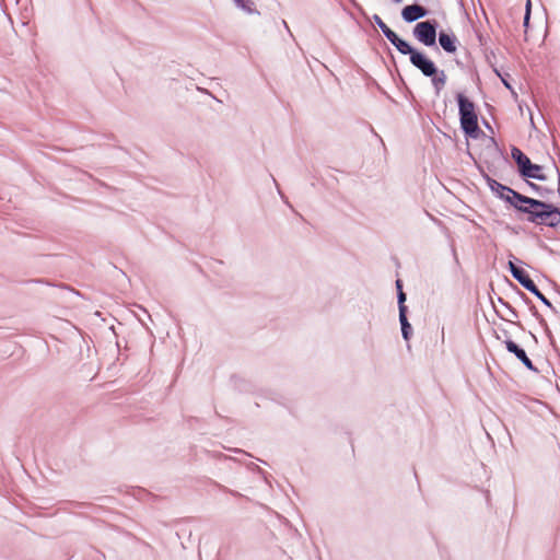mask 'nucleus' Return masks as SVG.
Here are the masks:
<instances>
[{"label": "nucleus", "mask_w": 560, "mask_h": 560, "mask_svg": "<svg viewBox=\"0 0 560 560\" xmlns=\"http://www.w3.org/2000/svg\"><path fill=\"white\" fill-rule=\"evenodd\" d=\"M527 221L538 225L555 228L560 223V209L551 203L535 199L532 206L521 209Z\"/></svg>", "instance_id": "1"}, {"label": "nucleus", "mask_w": 560, "mask_h": 560, "mask_svg": "<svg viewBox=\"0 0 560 560\" xmlns=\"http://www.w3.org/2000/svg\"><path fill=\"white\" fill-rule=\"evenodd\" d=\"M456 100L458 103L462 130L466 136L477 138L480 129L478 126V115L475 109V104L462 93L456 95Z\"/></svg>", "instance_id": "2"}, {"label": "nucleus", "mask_w": 560, "mask_h": 560, "mask_svg": "<svg viewBox=\"0 0 560 560\" xmlns=\"http://www.w3.org/2000/svg\"><path fill=\"white\" fill-rule=\"evenodd\" d=\"M413 36L423 45L431 47L436 44V22L423 21L413 27Z\"/></svg>", "instance_id": "3"}, {"label": "nucleus", "mask_w": 560, "mask_h": 560, "mask_svg": "<svg viewBox=\"0 0 560 560\" xmlns=\"http://www.w3.org/2000/svg\"><path fill=\"white\" fill-rule=\"evenodd\" d=\"M410 63L427 78L436 73L435 63L419 50L411 55Z\"/></svg>", "instance_id": "4"}, {"label": "nucleus", "mask_w": 560, "mask_h": 560, "mask_svg": "<svg viewBox=\"0 0 560 560\" xmlns=\"http://www.w3.org/2000/svg\"><path fill=\"white\" fill-rule=\"evenodd\" d=\"M505 348L509 352L513 353L528 370L537 372L532 360L527 357L525 350L516 345L513 340L506 339L504 341Z\"/></svg>", "instance_id": "5"}, {"label": "nucleus", "mask_w": 560, "mask_h": 560, "mask_svg": "<svg viewBox=\"0 0 560 560\" xmlns=\"http://www.w3.org/2000/svg\"><path fill=\"white\" fill-rule=\"evenodd\" d=\"M534 200H535L534 198L524 196L512 188H511V192H509V195H506V198H505V201L508 203H510L512 207H514L520 212H521V209L532 206V202H534Z\"/></svg>", "instance_id": "6"}, {"label": "nucleus", "mask_w": 560, "mask_h": 560, "mask_svg": "<svg viewBox=\"0 0 560 560\" xmlns=\"http://www.w3.org/2000/svg\"><path fill=\"white\" fill-rule=\"evenodd\" d=\"M428 14V10L420 4H410L402 9L401 16L407 23L415 22Z\"/></svg>", "instance_id": "7"}, {"label": "nucleus", "mask_w": 560, "mask_h": 560, "mask_svg": "<svg viewBox=\"0 0 560 560\" xmlns=\"http://www.w3.org/2000/svg\"><path fill=\"white\" fill-rule=\"evenodd\" d=\"M387 39L390 42L393 46L396 47V49L400 54L409 55V58H411V55L417 51V49L410 46V44L407 43L406 40L401 39L395 32H393V34L389 37H387Z\"/></svg>", "instance_id": "8"}, {"label": "nucleus", "mask_w": 560, "mask_h": 560, "mask_svg": "<svg viewBox=\"0 0 560 560\" xmlns=\"http://www.w3.org/2000/svg\"><path fill=\"white\" fill-rule=\"evenodd\" d=\"M456 42L455 35L447 34L443 31L439 33V44L446 52L454 54L457 50Z\"/></svg>", "instance_id": "9"}, {"label": "nucleus", "mask_w": 560, "mask_h": 560, "mask_svg": "<svg viewBox=\"0 0 560 560\" xmlns=\"http://www.w3.org/2000/svg\"><path fill=\"white\" fill-rule=\"evenodd\" d=\"M487 183L491 191L494 192L500 199L505 201L506 195L511 192V188L491 177H487Z\"/></svg>", "instance_id": "10"}, {"label": "nucleus", "mask_w": 560, "mask_h": 560, "mask_svg": "<svg viewBox=\"0 0 560 560\" xmlns=\"http://www.w3.org/2000/svg\"><path fill=\"white\" fill-rule=\"evenodd\" d=\"M430 78L435 94L440 95L441 91L444 89L447 81V75L445 71L436 69V73Z\"/></svg>", "instance_id": "11"}, {"label": "nucleus", "mask_w": 560, "mask_h": 560, "mask_svg": "<svg viewBox=\"0 0 560 560\" xmlns=\"http://www.w3.org/2000/svg\"><path fill=\"white\" fill-rule=\"evenodd\" d=\"M399 322H400V326H401L402 338L406 341H408L410 339L412 329H411V325L409 324V322L407 319V313L399 314Z\"/></svg>", "instance_id": "12"}, {"label": "nucleus", "mask_w": 560, "mask_h": 560, "mask_svg": "<svg viewBox=\"0 0 560 560\" xmlns=\"http://www.w3.org/2000/svg\"><path fill=\"white\" fill-rule=\"evenodd\" d=\"M233 2L237 8L242 9L248 14H259V12L255 9L254 2L250 0H233Z\"/></svg>", "instance_id": "13"}, {"label": "nucleus", "mask_w": 560, "mask_h": 560, "mask_svg": "<svg viewBox=\"0 0 560 560\" xmlns=\"http://www.w3.org/2000/svg\"><path fill=\"white\" fill-rule=\"evenodd\" d=\"M529 173H532V174L525 175L524 178H533V179H537V180H546L547 179L546 175L542 173V166H540L538 164L533 163L530 166Z\"/></svg>", "instance_id": "14"}, {"label": "nucleus", "mask_w": 560, "mask_h": 560, "mask_svg": "<svg viewBox=\"0 0 560 560\" xmlns=\"http://www.w3.org/2000/svg\"><path fill=\"white\" fill-rule=\"evenodd\" d=\"M373 21L374 23L376 24V26L382 31V33L384 34V36L387 38L389 37L392 34H393V30H390L385 23L384 21L381 19L380 15L377 14H374L373 15Z\"/></svg>", "instance_id": "15"}, {"label": "nucleus", "mask_w": 560, "mask_h": 560, "mask_svg": "<svg viewBox=\"0 0 560 560\" xmlns=\"http://www.w3.org/2000/svg\"><path fill=\"white\" fill-rule=\"evenodd\" d=\"M532 164L533 163L530 162L528 156H526L521 162H518V164H516L517 168H518V173L522 177H524L525 175L532 174V173H529Z\"/></svg>", "instance_id": "16"}, {"label": "nucleus", "mask_w": 560, "mask_h": 560, "mask_svg": "<svg viewBox=\"0 0 560 560\" xmlns=\"http://www.w3.org/2000/svg\"><path fill=\"white\" fill-rule=\"evenodd\" d=\"M515 280H517L520 284L525 289L533 282V280L525 270H523L522 273H518V277H516Z\"/></svg>", "instance_id": "17"}, {"label": "nucleus", "mask_w": 560, "mask_h": 560, "mask_svg": "<svg viewBox=\"0 0 560 560\" xmlns=\"http://www.w3.org/2000/svg\"><path fill=\"white\" fill-rule=\"evenodd\" d=\"M397 299H398L399 314L407 313V306L405 305L406 294L404 293L402 290H400V292L397 293Z\"/></svg>", "instance_id": "18"}, {"label": "nucleus", "mask_w": 560, "mask_h": 560, "mask_svg": "<svg viewBox=\"0 0 560 560\" xmlns=\"http://www.w3.org/2000/svg\"><path fill=\"white\" fill-rule=\"evenodd\" d=\"M511 156L515 161V163L518 164V162H521L527 155L522 150H520L518 148L513 147L512 150H511Z\"/></svg>", "instance_id": "19"}, {"label": "nucleus", "mask_w": 560, "mask_h": 560, "mask_svg": "<svg viewBox=\"0 0 560 560\" xmlns=\"http://www.w3.org/2000/svg\"><path fill=\"white\" fill-rule=\"evenodd\" d=\"M508 266L514 279H516V277H518V273H522V271L524 270L523 268L516 266L512 260L509 261Z\"/></svg>", "instance_id": "20"}, {"label": "nucleus", "mask_w": 560, "mask_h": 560, "mask_svg": "<svg viewBox=\"0 0 560 560\" xmlns=\"http://www.w3.org/2000/svg\"><path fill=\"white\" fill-rule=\"evenodd\" d=\"M508 266L514 279H516V277H518V273H522V271L524 270L523 268L516 266L512 260L509 261Z\"/></svg>", "instance_id": "21"}, {"label": "nucleus", "mask_w": 560, "mask_h": 560, "mask_svg": "<svg viewBox=\"0 0 560 560\" xmlns=\"http://www.w3.org/2000/svg\"><path fill=\"white\" fill-rule=\"evenodd\" d=\"M528 185H529V187H530L532 189H534L535 191H537L540 196H545L546 194H549V192H551V191H552V190L547 189V188H545V187L538 186V185H536V184H534V183H528Z\"/></svg>", "instance_id": "22"}, {"label": "nucleus", "mask_w": 560, "mask_h": 560, "mask_svg": "<svg viewBox=\"0 0 560 560\" xmlns=\"http://www.w3.org/2000/svg\"><path fill=\"white\" fill-rule=\"evenodd\" d=\"M538 300H540L541 303L549 307L555 314H558V311L555 308L552 303L544 294H541V296H539Z\"/></svg>", "instance_id": "23"}, {"label": "nucleus", "mask_w": 560, "mask_h": 560, "mask_svg": "<svg viewBox=\"0 0 560 560\" xmlns=\"http://www.w3.org/2000/svg\"><path fill=\"white\" fill-rule=\"evenodd\" d=\"M499 302L510 310L513 317L516 318L518 316L517 312L508 302H504L501 298H499Z\"/></svg>", "instance_id": "24"}, {"label": "nucleus", "mask_w": 560, "mask_h": 560, "mask_svg": "<svg viewBox=\"0 0 560 560\" xmlns=\"http://www.w3.org/2000/svg\"><path fill=\"white\" fill-rule=\"evenodd\" d=\"M529 19H530V14H529L528 10H525V15H524V21H523V25L525 28H527L529 25Z\"/></svg>", "instance_id": "25"}, {"label": "nucleus", "mask_w": 560, "mask_h": 560, "mask_svg": "<svg viewBox=\"0 0 560 560\" xmlns=\"http://www.w3.org/2000/svg\"><path fill=\"white\" fill-rule=\"evenodd\" d=\"M497 74L501 78L502 80V83L504 84V86L509 90H512V86L510 84V82L506 80V78H503L497 70H495Z\"/></svg>", "instance_id": "26"}, {"label": "nucleus", "mask_w": 560, "mask_h": 560, "mask_svg": "<svg viewBox=\"0 0 560 560\" xmlns=\"http://www.w3.org/2000/svg\"><path fill=\"white\" fill-rule=\"evenodd\" d=\"M526 290H528L530 293H533V294H534V293L538 290V288H537V285L535 284V282L533 281V282L530 283V285H528V287L526 288Z\"/></svg>", "instance_id": "27"}, {"label": "nucleus", "mask_w": 560, "mask_h": 560, "mask_svg": "<svg viewBox=\"0 0 560 560\" xmlns=\"http://www.w3.org/2000/svg\"><path fill=\"white\" fill-rule=\"evenodd\" d=\"M534 315L539 319L541 325L546 326L545 319L542 317H540L537 312H534Z\"/></svg>", "instance_id": "28"}, {"label": "nucleus", "mask_w": 560, "mask_h": 560, "mask_svg": "<svg viewBox=\"0 0 560 560\" xmlns=\"http://www.w3.org/2000/svg\"><path fill=\"white\" fill-rule=\"evenodd\" d=\"M396 287H397L398 292H400V290H402V285H401V281L400 280L396 281Z\"/></svg>", "instance_id": "29"}, {"label": "nucleus", "mask_w": 560, "mask_h": 560, "mask_svg": "<svg viewBox=\"0 0 560 560\" xmlns=\"http://www.w3.org/2000/svg\"><path fill=\"white\" fill-rule=\"evenodd\" d=\"M530 8H532V1L527 0L525 10H528V12L530 13Z\"/></svg>", "instance_id": "30"}, {"label": "nucleus", "mask_w": 560, "mask_h": 560, "mask_svg": "<svg viewBox=\"0 0 560 560\" xmlns=\"http://www.w3.org/2000/svg\"><path fill=\"white\" fill-rule=\"evenodd\" d=\"M557 174H558V190L560 191V172L558 168H557Z\"/></svg>", "instance_id": "31"}, {"label": "nucleus", "mask_w": 560, "mask_h": 560, "mask_svg": "<svg viewBox=\"0 0 560 560\" xmlns=\"http://www.w3.org/2000/svg\"><path fill=\"white\" fill-rule=\"evenodd\" d=\"M541 292L539 291V289L534 293V295L538 299L539 296H541Z\"/></svg>", "instance_id": "32"}]
</instances>
